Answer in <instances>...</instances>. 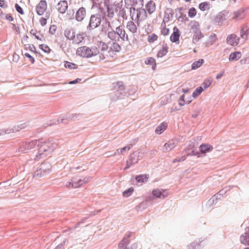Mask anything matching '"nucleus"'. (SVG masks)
Wrapping results in <instances>:
<instances>
[{"instance_id": "dca6fc26", "label": "nucleus", "mask_w": 249, "mask_h": 249, "mask_svg": "<svg viewBox=\"0 0 249 249\" xmlns=\"http://www.w3.org/2000/svg\"><path fill=\"white\" fill-rule=\"evenodd\" d=\"M145 10L149 14L153 13L156 10L155 3L152 1H149L145 5Z\"/></svg>"}, {"instance_id": "052dcab7", "label": "nucleus", "mask_w": 249, "mask_h": 249, "mask_svg": "<svg viewBox=\"0 0 249 249\" xmlns=\"http://www.w3.org/2000/svg\"><path fill=\"white\" fill-rule=\"evenodd\" d=\"M222 74H218V75L216 76V78L217 79H218V78H220V77L222 76Z\"/></svg>"}, {"instance_id": "f03ea898", "label": "nucleus", "mask_w": 249, "mask_h": 249, "mask_svg": "<svg viewBox=\"0 0 249 249\" xmlns=\"http://www.w3.org/2000/svg\"><path fill=\"white\" fill-rule=\"evenodd\" d=\"M125 31L121 26L117 27L115 31L112 30L108 32V37L112 41L115 42L119 41L120 38L124 40L125 37Z\"/></svg>"}, {"instance_id": "f704fd0d", "label": "nucleus", "mask_w": 249, "mask_h": 249, "mask_svg": "<svg viewBox=\"0 0 249 249\" xmlns=\"http://www.w3.org/2000/svg\"><path fill=\"white\" fill-rule=\"evenodd\" d=\"M158 36L155 34H152L148 36L147 40L149 43H153L157 40Z\"/></svg>"}, {"instance_id": "bf43d9fd", "label": "nucleus", "mask_w": 249, "mask_h": 249, "mask_svg": "<svg viewBox=\"0 0 249 249\" xmlns=\"http://www.w3.org/2000/svg\"><path fill=\"white\" fill-rule=\"evenodd\" d=\"M116 52H115V54H113V53H109V54L112 58H113L116 56Z\"/></svg>"}, {"instance_id": "c756f323", "label": "nucleus", "mask_w": 249, "mask_h": 249, "mask_svg": "<svg viewBox=\"0 0 249 249\" xmlns=\"http://www.w3.org/2000/svg\"><path fill=\"white\" fill-rule=\"evenodd\" d=\"M148 178V176L147 175H141L136 177V180L138 182H146Z\"/></svg>"}, {"instance_id": "6e6552de", "label": "nucleus", "mask_w": 249, "mask_h": 249, "mask_svg": "<svg viewBox=\"0 0 249 249\" xmlns=\"http://www.w3.org/2000/svg\"><path fill=\"white\" fill-rule=\"evenodd\" d=\"M47 3L45 0H41L36 6V11L38 15H42L47 10Z\"/></svg>"}, {"instance_id": "f3484780", "label": "nucleus", "mask_w": 249, "mask_h": 249, "mask_svg": "<svg viewBox=\"0 0 249 249\" xmlns=\"http://www.w3.org/2000/svg\"><path fill=\"white\" fill-rule=\"evenodd\" d=\"M176 146V143L173 141H169L164 144L163 147V152H169L174 148Z\"/></svg>"}, {"instance_id": "c03bdc74", "label": "nucleus", "mask_w": 249, "mask_h": 249, "mask_svg": "<svg viewBox=\"0 0 249 249\" xmlns=\"http://www.w3.org/2000/svg\"><path fill=\"white\" fill-rule=\"evenodd\" d=\"M57 29V27L55 25H52L50 26L49 29V33L52 34L53 35L55 34L56 30Z\"/></svg>"}, {"instance_id": "13d9d810", "label": "nucleus", "mask_w": 249, "mask_h": 249, "mask_svg": "<svg viewBox=\"0 0 249 249\" xmlns=\"http://www.w3.org/2000/svg\"><path fill=\"white\" fill-rule=\"evenodd\" d=\"M168 0L170 3H173L176 1H178L179 0Z\"/></svg>"}, {"instance_id": "a19ab883", "label": "nucleus", "mask_w": 249, "mask_h": 249, "mask_svg": "<svg viewBox=\"0 0 249 249\" xmlns=\"http://www.w3.org/2000/svg\"><path fill=\"white\" fill-rule=\"evenodd\" d=\"M212 80L210 79H205L203 83V85L205 89L208 88L211 84Z\"/></svg>"}, {"instance_id": "4d7b16f0", "label": "nucleus", "mask_w": 249, "mask_h": 249, "mask_svg": "<svg viewBox=\"0 0 249 249\" xmlns=\"http://www.w3.org/2000/svg\"><path fill=\"white\" fill-rule=\"evenodd\" d=\"M30 50H33L34 52L36 53V48L34 45H32L31 46H30Z\"/></svg>"}, {"instance_id": "f257e3e1", "label": "nucleus", "mask_w": 249, "mask_h": 249, "mask_svg": "<svg viewBox=\"0 0 249 249\" xmlns=\"http://www.w3.org/2000/svg\"><path fill=\"white\" fill-rule=\"evenodd\" d=\"M76 54L83 57H91L97 54L99 55L100 60L106 58L105 55L102 53H99L97 46H93L89 48L87 46H83L78 48L76 50Z\"/></svg>"}, {"instance_id": "c9c22d12", "label": "nucleus", "mask_w": 249, "mask_h": 249, "mask_svg": "<svg viewBox=\"0 0 249 249\" xmlns=\"http://www.w3.org/2000/svg\"><path fill=\"white\" fill-rule=\"evenodd\" d=\"M64 66L65 68H68L70 69H75L77 68V67L76 66V65L75 64L70 63L68 61H66L65 62Z\"/></svg>"}, {"instance_id": "bb28decb", "label": "nucleus", "mask_w": 249, "mask_h": 249, "mask_svg": "<svg viewBox=\"0 0 249 249\" xmlns=\"http://www.w3.org/2000/svg\"><path fill=\"white\" fill-rule=\"evenodd\" d=\"M217 41V37L216 35L215 34H212L209 36L207 41V44L208 45L211 46L213 45Z\"/></svg>"}, {"instance_id": "ea45409f", "label": "nucleus", "mask_w": 249, "mask_h": 249, "mask_svg": "<svg viewBox=\"0 0 249 249\" xmlns=\"http://www.w3.org/2000/svg\"><path fill=\"white\" fill-rule=\"evenodd\" d=\"M196 14V11L195 8L192 7L190 8L188 12V16L191 18L194 17Z\"/></svg>"}, {"instance_id": "338daca9", "label": "nucleus", "mask_w": 249, "mask_h": 249, "mask_svg": "<svg viewBox=\"0 0 249 249\" xmlns=\"http://www.w3.org/2000/svg\"><path fill=\"white\" fill-rule=\"evenodd\" d=\"M244 249H249V247H247V248H245Z\"/></svg>"}, {"instance_id": "423d86ee", "label": "nucleus", "mask_w": 249, "mask_h": 249, "mask_svg": "<svg viewBox=\"0 0 249 249\" xmlns=\"http://www.w3.org/2000/svg\"><path fill=\"white\" fill-rule=\"evenodd\" d=\"M239 38L233 34L229 35L226 39L227 43L232 46H237L239 43Z\"/></svg>"}, {"instance_id": "e2e57ef3", "label": "nucleus", "mask_w": 249, "mask_h": 249, "mask_svg": "<svg viewBox=\"0 0 249 249\" xmlns=\"http://www.w3.org/2000/svg\"><path fill=\"white\" fill-rule=\"evenodd\" d=\"M186 2H190L191 0H184Z\"/></svg>"}, {"instance_id": "4c0bfd02", "label": "nucleus", "mask_w": 249, "mask_h": 249, "mask_svg": "<svg viewBox=\"0 0 249 249\" xmlns=\"http://www.w3.org/2000/svg\"><path fill=\"white\" fill-rule=\"evenodd\" d=\"M203 90L202 87H199L198 88H197L196 90L194 91L193 93V96L194 98H196V97L198 96Z\"/></svg>"}, {"instance_id": "37998d69", "label": "nucleus", "mask_w": 249, "mask_h": 249, "mask_svg": "<svg viewBox=\"0 0 249 249\" xmlns=\"http://www.w3.org/2000/svg\"><path fill=\"white\" fill-rule=\"evenodd\" d=\"M15 8L17 11L21 15H23L24 14L23 9L18 3L15 4Z\"/></svg>"}, {"instance_id": "393cba45", "label": "nucleus", "mask_w": 249, "mask_h": 249, "mask_svg": "<svg viewBox=\"0 0 249 249\" xmlns=\"http://www.w3.org/2000/svg\"><path fill=\"white\" fill-rule=\"evenodd\" d=\"M241 57V53L240 52H235L230 54L229 59L230 61H237Z\"/></svg>"}, {"instance_id": "9b49d317", "label": "nucleus", "mask_w": 249, "mask_h": 249, "mask_svg": "<svg viewBox=\"0 0 249 249\" xmlns=\"http://www.w3.org/2000/svg\"><path fill=\"white\" fill-rule=\"evenodd\" d=\"M86 35L84 33H79L77 34H75L74 37L73 38L72 43L73 44L78 45L82 43L84 40Z\"/></svg>"}, {"instance_id": "774afa93", "label": "nucleus", "mask_w": 249, "mask_h": 249, "mask_svg": "<svg viewBox=\"0 0 249 249\" xmlns=\"http://www.w3.org/2000/svg\"><path fill=\"white\" fill-rule=\"evenodd\" d=\"M123 242V241H122V242L120 243V245L122 244V242Z\"/></svg>"}, {"instance_id": "a18cd8bd", "label": "nucleus", "mask_w": 249, "mask_h": 249, "mask_svg": "<svg viewBox=\"0 0 249 249\" xmlns=\"http://www.w3.org/2000/svg\"><path fill=\"white\" fill-rule=\"evenodd\" d=\"M107 14L109 17H113L114 16V10L113 8L107 7Z\"/></svg>"}, {"instance_id": "39448f33", "label": "nucleus", "mask_w": 249, "mask_h": 249, "mask_svg": "<svg viewBox=\"0 0 249 249\" xmlns=\"http://www.w3.org/2000/svg\"><path fill=\"white\" fill-rule=\"evenodd\" d=\"M101 19L100 17L96 15H92L90 17L89 26L91 29L97 27L101 23Z\"/></svg>"}, {"instance_id": "5fc2aeb1", "label": "nucleus", "mask_w": 249, "mask_h": 249, "mask_svg": "<svg viewBox=\"0 0 249 249\" xmlns=\"http://www.w3.org/2000/svg\"><path fill=\"white\" fill-rule=\"evenodd\" d=\"M5 18L7 20L12 21L14 20V18L11 14H7L5 16Z\"/></svg>"}, {"instance_id": "ddd939ff", "label": "nucleus", "mask_w": 249, "mask_h": 249, "mask_svg": "<svg viewBox=\"0 0 249 249\" xmlns=\"http://www.w3.org/2000/svg\"><path fill=\"white\" fill-rule=\"evenodd\" d=\"M86 15V9L84 7L80 8L76 13L75 18L78 21H82Z\"/></svg>"}, {"instance_id": "58836bf2", "label": "nucleus", "mask_w": 249, "mask_h": 249, "mask_svg": "<svg viewBox=\"0 0 249 249\" xmlns=\"http://www.w3.org/2000/svg\"><path fill=\"white\" fill-rule=\"evenodd\" d=\"M133 191H134L133 188L130 187L128 189L123 192V196H125V197L129 196Z\"/></svg>"}, {"instance_id": "0eeeda50", "label": "nucleus", "mask_w": 249, "mask_h": 249, "mask_svg": "<svg viewBox=\"0 0 249 249\" xmlns=\"http://www.w3.org/2000/svg\"><path fill=\"white\" fill-rule=\"evenodd\" d=\"M180 33L179 30L177 27H174L173 28V32L171 35L170 39L171 42L178 44L179 42V37Z\"/></svg>"}, {"instance_id": "79ce46f5", "label": "nucleus", "mask_w": 249, "mask_h": 249, "mask_svg": "<svg viewBox=\"0 0 249 249\" xmlns=\"http://www.w3.org/2000/svg\"><path fill=\"white\" fill-rule=\"evenodd\" d=\"M161 34L164 36H167L169 34V29L166 27L165 25H164V26L162 27L161 30Z\"/></svg>"}, {"instance_id": "3c124183", "label": "nucleus", "mask_w": 249, "mask_h": 249, "mask_svg": "<svg viewBox=\"0 0 249 249\" xmlns=\"http://www.w3.org/2000/svg\"><path fill=\"white\" fill-rule=\"evenodd\" d=\"M185 103V101L184 100V95H183L180 97V100L179 101V105L180 106H182Z\"/></svg>"}, {"instance_id": "72a5a7b5", "label": "nucleus", "mask_w": 249, "mask_h": 249, "mask_svg": "<svg viewBox=\"0 0 249 249\" xmlns=\"http://www.w3.org/2000/svg\"><path fill=\"white\" fill-rule=\"evenodd\" d=\"M130 149V147L129 146H125L122 148L117 149L116 152L114 153V155H119V154H124V152L126 150H129Z\"/></svg>"}, {"instance_id": "7ed1b4c3", "label": "nucleus", "mask_w": 249, "mask_h": 249, "mask_svg": "<svg viewBox=\"0 0 249 249\" xmlns=\"http://www.w3.org/2000/svg\"><path fill=\"white\" fill-rule=\"evenodd\" d=\"M40 143V141L37 140L32 141L29 142L23 143L19 147V150L21 152L25 153L27 150L34 148L36 145H39Z\"/></svg>"}, {"instance_id": "a211bd4d", "label": "nucleus", "mask_w": 249, "mask_h": 249, "mask_svg": "<svg viewBox=\"0 0 249 249\" xmlns=\"http://www.w3.org/2000/svg\"><path fill=\"white\" fill-rule=\"evenodd\" d=\"M94 46H97L98 49H99V52L100 50L102 52H104L107 51L108 48L107 44L102 41H97Z\"/></svg>"}, {"instance_id": "4be33fe9", "label": "nucleus", "mask_w": 249, "mask_h": 249, "mask_svg": "<svg viewBox=\"0 0 249 249\" xmlns=\"http://www.w3.org/2000/svg\"><path fill=\"white\" fill-rule=\"evenodd\" d=\"M121 46L116 42H113L111 45L110 50L108 51V53H113L115 54V52H119L121 51Z\"/></svg>"}, {"instance_id": "de8ad7c7", "label": "nucleus", "mask_w": 249, "mask_h": 249, "mask_svg": "<svg viewBox=\"0 0 249 249\" xmlns=\"http://www.w3.org/2000/svg\"><path fill=\"white\" fill-rule=\"evenodd\" d=\"M81 182V180H79L78 183L73 182L72 183H70V185H71V187L73 188H77V187H80L81 185H82V184Z\"/></svg>"}, {"instance_id": "aec40b11", "label": "nucleus", "mask_w": 249, "mask_h": 249, "mask_svg": "<svg viewBox=\"0 0 249 249\" xmlns=\"http://www.w3.org/2000/svg\"><path fill=\"white\" fill-rule=\"evenodd\" d=\"M75 33L73 29L69 28L67 29L64 32L65 36L69 40H72L74 37Z\"/></svg>"}, {"instance_id": "e433bc0d", "label": "nucleus", "mask_w": 249, "mask_h": 249, "mask_svg": "<svg viewBox=\"0 0 249 249\" xmlns=\"http://www.w3.org/2000/svg\"><path fill=\"white\" fill-rule=\"evenodd\" d=\"M39 47L45 53H49L51 52L50 48L46 44H40L39 45Z\"/></svg>"}, {"instance_id": "0e129e2a", "label": "nucleus", "mask_w": 249, "mask_h": 249, "mask_svg": "<svg viewBox=\"0 0 249 249\" xmlns=\"http://www.w3.org/2000/svg\"><path fill=\"white\" fill-rule=\"evenodd\" d=\"M191 101H187L186 102V103L189 104L190 103Z\"/></svg>"}, {"instance_id": "2f4dec72", "label": "nucleus", "mask_w": 249, "mask_h": 249, "mask_svg": "<svg viewBox=\"0 0 249 249\" xmlns=\"http://www.w3.org/2000/svg\"><path fill=\"white\" fill-rule=\"evenodd\" d=\"M244 17V13L243 11H238L233 14L232 18L233 19H243Z\"/></svg>"}, {"instance_id": "6e6d98bb", "label": "nucleus", "mask_w": 249, "mask_h": 249, "mask_svg": "<svg viewBox=\"0 0 249 249\" xmlns=\"http://www.w3.org/2000/svg\"><path fill=\"white\" fill-rule=\"evenodd\" d=\"M81 81V79H80V78H77L75 80L70 81L69 83L70 84H74L80 82Z\"/></svg>"}, {"instance_id": "a878e982", "label": "nucleus", "mask_w": 249, "mask_h": 249, "mask_svg": "<svg viewBox=\"0 0 249 249\" xmlns=\"http://www.w3.org/2000/svg\"><path fill=\"white\" fill-rule=\"evenodd\" d=\"M198 25L197 24V25L196 26L195 28H194V26L192 27V29L194 28L195 29V30L194 31L195 35H194L193 38L194 40L196 41H198L203 36L200 31L199 30V29H197V26Z\"/></svg>"}, {"instance_id": "69168bd1", "label": "nucleus", "mask_w": 249, "mask_h": 249, "mask_svg": "<svg viewBox=\"0 0 249 249\" xmlns=\"http://www.w3.org/2000/svg\"><path fill=\"white\" fill-rule=\"evenodd\" d=\"M108 26H109V27H110V25L109 22H108Z\"/></svg>"}, {"instance_id": "864d4df0", "label": "nucleus", "mask_w": 249, "mask_h": 249, "mask_svg": "<svg viewBox=\"0 0 249 249\" xmlns=\"http://www.w3.org/2000/svg\"><path fill=\"white\" fill-rule=\"evenodd\" d=\"M0 7L3 8H6L7 7V5L4 0H0Z\"/></svg>"}, {"instance_id": "680f3d73", "label": "nucleus", "mask_w": 249, "mask_h": 249, "mask_svg": "<svg viewBox=\"0 0 249 249\" xmlns=\"http://www.w3.org/2000/svg\"><path fill=\"white\" fill-rule=\"evenodd\" d=\"M188 89H183V91L184 92V93H186L187 92H188Z\"/></svg>"}, {"instance_id": "09e8293b", "label": "nucleus", "mask_w": 249, "mask_h": 249, "mask_svg": "<svg viewBox=\"0 0 249 249\" xmlns=\"http://www.w3.org/2000/svg\"><path fill=\"white\" fill-rule=\"evenodd\" d=\"M24 55L29 58L30 61L32 63L34 64L35 62V59L32 57L29 53H25Z\"/></svg>"}, {"instance_id": "7c9ffc66", "label": "nucleus", "mask_w": 249, "mask_h": 249, "mask_svg": "<svg viewBox=\"0 0 249 249\" xmlns=\"http://www.w3.org/2000/svg\"><path fill=\"white\" fill-rule=\"evenodd\" d=\"M204 60L202 59H200L198 60L195 61L192 65V69L193 70L199 68L203 63Z\"/></svg>"}, {"instance_id": "2eb2a0df", "label": "nucleus", "mask_w": 249, "mask_h": 249, "mask_svg": "<svg viewBox=\"0 0 249 249\" xmlns=\"http://www.w3.org/2000/svg\"><path fill=\"white\" fill-rule=\"evenodd\" d=\"M51 144L49 142H43L41 143L38 151L40 155H43L44 152H47L51 150L50 147Z\"/></svg>"}, {"instance_id": "4468645a", "label": "nucleus", "mask_w": 249, "mask_h": 249, "mask_svg": "<svg viewBox=\"0 0 249 249\" xmlns=\"http://www.w3.org/2000/svg\"><path fill=\"white\" fill-rule=\"evenodd\" d=\"M241 243L245 245H249V228L246 229V232L240 236Z\"/></svg>"}, {"instance_id": "b1692460", "label": "nucleus", "mask_w": 249, "mask_h": 249, "mask_svg": "<svg viewBox=\"0 0 249 249\" xmlns=\"http://www.w3.org/2000/svg\"><path fill=\"white\" fill-rule=\"evenodd\" d=\"M127 29L133 34L136 33L137 31V28L135 23L131 21H129L126 25Z\"/></svg>"}, {"instance_id": "412c9836", "label": "nucleus", "mask_w": 249, "mask_h": 249, "mask_svg": "<svg viewBox=\"0 0 249 249\" xmlns=\"http://www.w3.org/2000/svg\"><path fill=\"white\" fill-rule=\"evenodd\" d=\"M240 36L241 38L247 39L249 36V27L243 26L240 30Z\"/></svg>"}, {"instance_id": "603ef678", "label": "nucleus", "mask_w": 249, "mask_h": 249, "mask_svg": "<svg viewBox=\"0 0 249 249\" xmlns=\"http://www.w3.org/2000/svg\"><path fill=\"white\" fill-rule=\"evenodd\" d=\"M39 22L42 26H44L47 23V19L44 18H41L39 19Z\"/></svg>"}, {"instance_id": "1a4fd4ad", "label": "nucleus", "mask_w": 249, "mask_h": 249, "mask_svg": "<svg viewBox=\"0 0 249 249\" xmlns=\"http://www.w3.org/2000/svg\"><path fill=\"white\" fill-rule=\"evenodd\" d=\"M68 2L67 0H60L56 5V9L62 14L64 13L68 9Z\"/></svg>"}, {"instance_id": "49530a36", "label": "nucleus", "mask_w": 249, "mask_h": 249, "mask_svg": "<svg viewBox=\"0 0 249 249\" xmlns=\"http://www.w3.org/2000/svg\"><path fill=\"white\" fill-rule=\"evenodd\" d=\"M18 130H19L18 129H16L15 131L14 129H7L5 131V132H3V131H1L0 132V135H3L4 133L9 134V133L15 132V131H18Z\"/></svg>"}, {"instance_id": "6ab92c4d", "label": "nucleus", "mask_w": 249, "mask_h": 249, "mask_svg": "<svg viewBox=\"0 0 249 249\" xmlns=\"http://www.w3.org/2000/svg\"><path fill=\"white\" fill-rule=\"evenodd\" d=\"M199 148L201 153H206L211 151L213 147L209 144H202L199 146Z\"/></svg>"}, {"instance_id": "20e7f679", "label": "nucleus", "mask_w": 249, "mask_h": 249, "mask_svg": "<svg viewBox=\"0 0 249 249\" xmlns=\"http://www.w3.org/2000/svg\"><path fill=\"white\" fill-rule=\"evenodd\" d=\"M137 16L135 21L139 26L140 23L145 20L147 17L146 10L144 9L137 10Z\"/></svg>"}, {"instance_id": "c85d7f7f", "label": "nucleus", "mask_w": 249, "mask_h": 249, "mask_svg": "<svg viewBox=\"0 0 249 249\" xmlns=\"http://www.w3.org/2000/svg\"><path fill=\"white\" fill-rule=\"evenodd\" d=\"M167 124L163 122L160 124L156 129L155 132L157 133L161 134L167 128Z\"/></svg>"}, {"instance_id": "9d476101", "label": "nucleus", "mask_w": 249, "mask_h": 249, "mask_svg": "<svg viewBox=\"0 0 249 249\" xmlns=\"http://www.w3.org/2000/svg\"><path fill=\"white\" fill-rule=\"evenodd\" d=\"M152 194L158 198H165L168 196V193L166 190H160L156 189L153 190Z\"/></svg>"}, {"instance_id": "5701e85b", "label": "nucleus", "mask_w": 249, "mask_h": 249, "mask_svg": "<svg viewBox=\"0 0 249 249\" xmlns=\"http://www.w3.org/2000/svg\"><path fill=\"white\" fill-rule=\"evenodd\" d=\"M168 52V45L167 44H164L163 45L162 48L158 52L157 56L158 57H162L167 53Z\"/></svg>"}, {"instance_id": "cd10ccee", "label": "nucleus", "mask_w": 249, "mask_h": 249, "mask_svg": "<svg viewBox=\"0 0 249 249\" xmlns=\"http://www.w3.org/2000/svg\"><path fill=\"white\" fill-rule=\"evenodd\" d=\"M145 63L146 65H149L152 66V69L155 70L156 68V60L154 58L150 57L147 58Z\"/></svg>"}, {"instance_id": "8fccbe9b", "label": "nucleus", "mask_w": 249, "mask_h": 249, "mask_svg": "<svg viewBox=\"0 0 249 249\" xmlns=\"http://www.w3.org/2000/svg\"><path fill=\"white\" fill-rule=\"evenodd\" d=\"M46 164L47 165V166H48V169H47V170H48V171H50V170H51V164H50L49 163H43V164L42 165V167H41V169L42 170H44V171H46V170H47V169H45V167H44V166H45Z\"/></svg>"}, {"instance_id": "f8f14e48", "label": "nucleus", "mask_w": 249, "mask_h": 249, "mask_svg": "<svg viewBox=\"0 0 249 249\" xmlns=\"http://www.w3.org/2000/svg\"><path fill=\"white\" fill-rule=\"evenodd\" d=\"M30 34L35 37V38L41 41L44 42L45 41V37L43 34H41L40 32H38L36 29H32L30 32Z\"/></svg>"}, {"instance_id": "473e14b6", "label": "nucleus", "mask_w": 249, "mask_h": 249, "mask_svg": "<svg viewBox=\"0 0 249 249\" xmlns=\"http://www.w3.org/2000/svg\"><path fill=\"white\" fill-rule=\"evenodd\" d=\"M210 4L207 2H202L199 4V8L202 11H205L209 9Z\"/></svg>"}]
</instances>
